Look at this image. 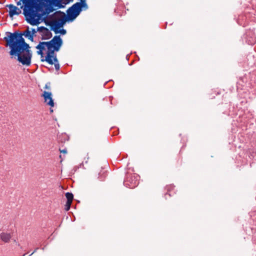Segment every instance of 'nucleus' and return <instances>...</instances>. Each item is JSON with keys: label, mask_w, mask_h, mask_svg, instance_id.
<instances>
[{"label": "nucleus", "mask_w": 256, "mask_h": 256, "mask_svg": "<svg viewBox=\"0 0 256 256\" xmlns=\"http://www.w3.org/2000/svg\"><path fill=\"white\" fill-rule=\"evenodd\" d=\"M11 56H17V60L22 65L30 66L31 64L32 52L30 46H8Z\"/></svg>", "instance_id": "f257e3e1"}, {"label": "nucleus", "mask_w": 256, "mask_h": 256, "mask_svg": "<svg viewBox=\"0 0 256 256\" xmlns=\"http://www.w3.org/2000/svg\"><path fill=\"white\" fill-rule=\"evenodd\" d=\"M88 5L86 0H80V2L74 4L66 10V13L58 10L51 16H78L83 10H86Z\"/></svg>", "instance_id": "f03ea898"}, {"label": "nucleus", "mask_w": 256, "mask_h": 256, "mask_svg": "<svg viewBox=\"0 0 256 256\" xmlns=\"http://www.w3.org/2000/svg\"><path fill=\"white\" fill-rule=\"evenodd\" d=\"M34 4L32 0H20L16 4L20 6V8L22 9L24 16H44L42 12Z\"/></svg>", "instance_id": "7ed1b4c3"}, {"label": "nucleus", "mask_w": 256, "mask_h": 256, "mask_svg": "<svg viewBox=\"0 0 256 256\" xmlns=\"http://www.w3.org/2000/svg\"><path fill=\"white\" fill-rule=\"evenodd\" d=\"M4 40L6 42L7 46H30L27 44L22 37L24 36L22 32L16 31L14 32H7Z\"/></svg>", "instance_id": "20e7f679"}, {"label": "nucleus", "mask_w": 256, "mask_h": 256, "mask_svg": "<svg viewBox=\"0 0 256 256\" xmlns=\"http://www.w3.org/2000/svg\"><path fill=\"white\" fill-rule=\"evenodd\" d=\"M72 0H47L44 10V16H51L50 12L58 8H64L65 6L69 4Z\"/></svg>", "instance_id": "39448f33"}, {"label": "nucleus", "mask_w": 256, "mask_h": 256, "mask_svg": "<svg viewBox=\"0 0 256 256\" xmlns=\"http://www.w3.org/2000/svg\"><path fill=\"white\" fill-rule=\"evenodd\" d=\"M53 18H48L46 22V26H50L51 30L56 32L57 30L62 28L64 25V21L62 17H52Z\"/></svg>", "instance_id": "423d86ee"}, {"label": "nucleus", "mask_w": 256, "mask_h": 256, "mask_svg": "<svg viewBox=\"0 0 256 256\" xmlns=\"http://www.w3.org/2000/svg\"><path fill=\"white\" fill-rule=\"evenodd\" d=\"M43 42L46 48H54L56 51H59L62 45V40L60 36H55L50 40Z\"/></svg>", "instance_id": "0eeeda50"}, {"label": "nucleus", "mask_w": 256, "mask_h": 256, "mask_svg": "<svg viewBox=\"0 0 256 256\" xmlns=\"http://www.w3.org/2000/svg\"><path fill=\"white\" fill-rule=\"evenodd\" d=\"M42 96L44 98V102L47 105L50 107L54 106V103L52 98V94L51 92L44 90L43 92Z\"/></svg>", "instance_id": "6e6552de"}, {"label": "nucleus", "mask_w": 256, "mask_h": 256, "mask_svg": "<svg viewBox=\"0 0 256 256\" xmlns=\"http://www.w3.org/2000/svg\"><path fill=\"white\" fill-rule=\"evenodd\" d=\"M47 49L48 50L45 58H42L41 60L42 62L46 61L48 64L52 65L54 64V62L52 60V57L54 56H56V54H54V52L57 51L56 50H54V48H47Z\"/></svg>", "instance_id": "1a4fd4ad"}, {"label": "nucleus", "mask_w": 256, "mask_h": 256, "mask_svg": "<svg viewBox=\"0 0 256 256\" xmlns=\"http://www.w3.org/2000/svg\"><path fill=\"white\" fill-rule=\"evenodd\" d=\"M7 6L9 8V16H14V15H18L22 12V10L18 8L17 6H14L12 4L8 5Z\"/></svg>", "instance_id": "9d476101"}, {"label": "nucleus", "mask_w": 256, "mask_h": 256, "mask_svg": "<svg viewBox=\"0 0 256 256\" xmlns=\"http://www.w3.org/2000/svg\"><path fill=\"white\" fill-rule=\"evenodd\" d=\"M32 2L36 4V8H39V10H41L42 12L44 9L45 4L47 2V0H32Z\"/></svg>", "instance_id": "9b49d317"}, {"label": "nucleus", "mask_w": 256, "mask_h": 256, "mask_svg": "<svg viewBox=\"0 0 256 256\" xmlns=\"http://www.w3.org/2000/svg\"><path fill=\"white\" fill-rule=\"evenodd\" d=\"M46 47V46L43 42H40L39 44L36 46V48L38 50L37 51V54L38 55H40L42 58L43 57V51L45 50Z\"/></svg>", "instance_id": "f8f14e48"}, {"label": "nucleus", "mask_w": 256, "mask_h": 256, "mask_svg": "<svg viewBox=\"0 0 256 256\" xmlns=\"http://www.w3.org/2000/svg\"><path fill=\"white\" fill-rule=\"evenodd\" d=\"M42 40H46L52 37V33L47 28L46 30H44L42 33L41 34Z\"/></svg>", "instance_id": "ddd939ff"}, {"label": "nucleus", "mask_w": 256, "mask_h": 256, "mask_svg": "<svg viewBox=\"0 0 256 256\" xmlns=\"http://www.w3.org/2000/svg\"><path fill=\"white\" fill-rule=\"evenodd\" d=\"M23 35L28 39H29L30 41H34V36L32 34H31V32L30 30L28 27L27 28L26 30L23 32H22Z\"/></svg>", "instance_id": "4468645a"}, {"label": "nucleus", "mask_w": 256, "mask_h": 256, "mask_svg": "<svg viewBox=\"0 0 256 256\" xmlns=\"http://www.w3.org/2000/svg\"><path fill=\"white\" fill-rule=\"evenodd\" d=\"M0 239L4 242H8L11 238V235L8 233L2 232L0 234Z\"/></svg>", "instance_id": "2eb2a0df"}, {"label": "nucleus", "mask_w": 256, "mask_h": 256, "mask_svg": "<svg viewBox=\"0 0 256 256\" xmlns=\"http://www.w3.org/2000/svg\"><path fill=\"white\" fill-rule=\"evenodd\" d=\"M36 17H25V20L28 23L32 26H36Z\"/></svg>", "instance_id": "dca6fc26"}, {"label": "nucleus", "mask_w": 256, "mask_h": 256, "mask_svg": "<svg viewBox=\"0 0 256 256\" xmlns=\"http://www.w3.org/2000/svg\"><path fill=\"white\" fill-rule=\"evenodd\" d=\"M48 18H49L48 17H36V26L42 22H44L46 24V22L47 19Z\"/></svg>", "instance_id": "f3484780"}, {"label": "nucleus", "mask_w": 256, "mask_h": 256, "mask_svg": "<svg viewBox=\"0 0 256 256\" xmlns=\"http://www.w3.org/2000/svg\"><path fill=\"white\" fill-rule=\"evenodd\" d=\"M66 196L67 198V202H72L74 198V195L72 193L68 192L66 194Z\"/></svg>", "instance_id": "a211bd4d"}, {"label": "nucleus", "mask_w": 256, "mask_h": 256, "mask_svg": "<svg viewBox=\"0 0 256 256\" xmlns=\"http://www.w3.org/2000/svg\"><path fill=\"white\" fill-rule=\"evenodd\" d=\"M76 17H62V20L64 21V24L66 22H72Z\"/></svg>", "instance_id": "6ab92c4d"}, {"label": "nucleus", "mask_w": 256, "mask_h": 256, "mask_svg": "<svg viewBox=\"0 0 256 256\" xmlns=\"http://www.w3.org/2000/svg\"><path fill=\"white\" fill-rule=\"evenodd\" d=\"M57 32H54L56 34H58V33H60V34H62V35H64L65 34H66V30L64 29V28H62V29H58L57 30Z\"/></svg>", "instance_id": "aec40b11"}, {"label": "nucleus", "mask_w": 256, "mask_h": 256, "mask_svg": "<svg viewBox=\"0 0 256 256\" xmlns=\"http://www.w3.org/2000/svg\"><path fill=\"white\" fill-rule=\"evenodd\" d=\"M47 28H48L44 26H41L37 28V30L41 33H42L44 30H46Z\"/></svg>", "instance_id": "412c9836"}, {"label": "nucleus", "mask_w": 256, "mask_h": 256, "mask_svg": "<svg viewBox=\"0 0 256 256\" xmlns=\"http://www.w3.org/2000/svg\"><path fill=\"white\" fill-rule=\"evenodd\" d=\"M72 202H66V204L65 205L64 209L66 211H68L71 206Z\"/></svg>", "instance_id": "4be33fe9"}, {"label": "nucleus", "mask_w": 256, "mask_h": 256, "mask_svg": "<svg viewBox=\"0 0 256 256\" xmlns=\"http://www.w3.org/2000/svg\"><path fill=\"white\" fill-rule=\"evenodd\" d=\"M44 88L45 89H46V90H50V82H47L45 84V86H44Z\"/></svg>", "instance_id": "5701e85b"}, {"label": "nucleus", "mask_w": 256, "mask_h": 256, "mask_svg": "<svg viewBox=\"0 0 256 256\" xmlns=\"http://www.w3.org/2000/svg\"><path fill=\"white\" fill-rule=\"evenodd\" d=\"M52 61L54 62L53 64L58 62V60L57 57H56V56H52Z\"/></svg>", "instance_id": "b1692460"}, {"label": "nucleus", "mask_w": 256, "mask_h": 256, "mask_svg": "<svg viewBox=\"0 0 256 256\" xmlns=\"http://www.w3.org/2000/svg\"><path fill=\"white\" fill-rule=\"evenodd\" d=\"M54 65L55 69L56 70H60V66L59 62L56 63V64H54Z\"/></svg>", "instance_id": "393cba45"}, {"label": "nucleus", "mask_w": 256, "mask_h": 256, "mask_svg": "<svg viewBox=\"0 0 256 256\" xmlns=\"http://www.w3.org/2000/svg\"><path fill=\"white\" fill-rule=\"evenodd\" d=\"M30 32H31V34H32L33 36H34V35L38 31L37 30V29L36 30L35 28H32V30H30Z\"/></svg>", "instance_id": "a878e982"}, {"label": "nucleus", "mask_w": 256, "mask_h": 256, "mask_svg": "<svg viewBox=\"0 0 256 256\" xmlns=\"http://www.w3.org/2000/svg\"><path fill=\"white\" fill-rule=\"evenodd\" d=\"M60 152H62L63 154H66L67 150H66V149H64L62 150H60Z\"/></svg>", "instance_id": "bb28decb"}, {"label": "nucleus", "mask_w": 256, "mask_h": 256, "mask_svg": "<svg viewBox=\"0 0 256 256\" xmlns=\"http://www.w3.org/2000/svg\"><path fill=\"white\" fill-rule=\"evenodd\" d=\"M38 249V248H36V250L33 252H32L30 256H32V254H34V253Z\"/></svg>", "instance_id": "cd10ccee"}, {"label": "nucleus", "mask_w": 256, "mask_h": 256, "mask_svg": "<svg viewBox=\"0 0 256 256\" xmlns=\"http://www.w3.org/2000/svg\"><path fill=\"white\" fill-rule=\"evenodd\" d=\"M10 18H11V20H12L13 19V18H14V17L11 16V17H10Z\"/></svg>", "instance_id": "c85d7f7f"}]
</instances>
